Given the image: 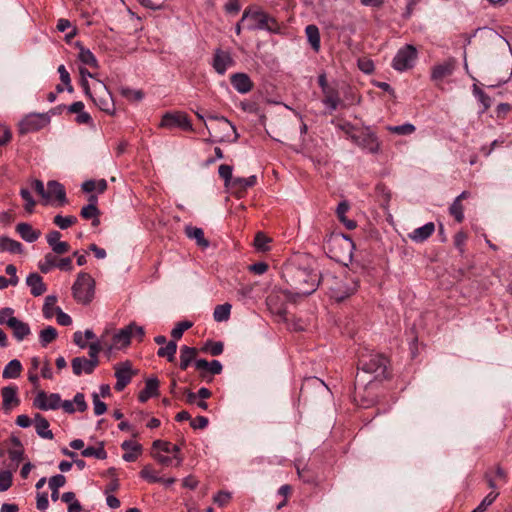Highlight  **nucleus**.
<instances>
[{
	"mask_svg": "<svg viewBox=\"0 0 512 512\" xmlns=\"http://www.w3.org/2000/svg\"><path fill=\"white\" fill-rule=\"evenodd\" d=\"M321 275L317 262L306 255L295 257L282 270V276L290 286L288 293L296 297L314 293L321 282Z\"/></svg>",
	"mask_w": 512,
	"mask_h": 512,
	"instance_id": "obj_1",
	"label": "nucleus"
},
{
	"mask_svg": "<svg viewBox=\"0 0 512 512\" xmlns=\"http://www.w3.org/2000/svg\"><path fill=\"white\" fill-rule=\"evenodd\" d=\"M319 286L337 302L343 301L353 295L358 288V281L347 272L339 274L326 271L321 275Z\"/></svg>",
	"mask_w": 512,
	"mask_h": 512,
	"instance_id": "obj_2",
	"label": "nucleus"
},
{
	"mask_svg": "<svg viewBox=\"0 0 512 512\" xmlns=\"http://www.w3.org/2000/svg\"><path fill=\"white\" fill-rule=\"evenodd\" d=\"M241 22H246L245 27L252 31L265 30L270 33H279L281 30L277 20L257 6L247 7L243 12Z\"/></svg>",
	"mask_w": 512,
	"mask_h": 512,
	"instance_id": "obj_3",
	"label": "nucleus"
},
{
	"mask_svg": "<svg viewBox=\"0 0 512 512\" xmlns=\"http://www.w3.org/2000/svg\"><path fill=\"white\" fill-rule=\"evenodd\" d=\"M388 359L381 354L361 355L358 363V370L362 373L370 374L373 377L368 380H381L387 378Z\"/></svg>",
	"mask_w": 512,
	"mask_h": 512,
	"instance_id": "obj_4",
	"label": "nucleus"
},
{
	"mask_svg": "<svg viewBox=\"0 0 512 512\" xmlns=\"http://www.w3.org/2000/svg\"><path fill=\"white\" fill-rule=\"evenodd\" d=\"M0 325L10 328L17 342H22L31 334L29 324L15 317L14 309L10 307L0 309Z\"/></svg>",
	"mask_w": 512,
	"mask_h": 512,
	"instance_id": "obj_5",
	"label": "nucleus"
},
{
	"mask_svg": "<svg viewBox=\"0 0 512 512\" xmlns=\"http://www.w3.org/2000/svg\"><path fill=\"white\" fill-rule=\"evenodd\" d=\"M72 294L76 302L82 305L89 304L95 294L94 279L88 273L80 272L72 286Z\"/></svg>",
	"mask_w": 512,
	"mask_h": 512,
	"instance_id": "obj_6",
	"label": "nucleus"
},
{
	"mask_svg": "<svg viewBox=\"0 0 512 512\" xmlns=\"http://www.w3.org/2000/svg\"><path fill=\"white\" fill-rule=\"evenodd\" d=\"M417 56V49L413 45L407 44L396 53L392 61V67L399 72L409 70L414 67Z\"/></svg>",
	"mask_w": 512,
	"mask_h": 512,
	"instance_id": "obj_7",
	"label": "nucleus"
},
{
	"mask_svg": "<svg viewBox=\"0 0 512 512\" xmlns=\"http://www.w3.org/2000/svg\"><path fill=\"white\" fill-rule=\"evenodd\" d=\"M350 137L355 144L370 153H377L380 149L377 136L369 128L352 133Z\"/></svg>",
	"mask_w": 512,
	"mask_h": 512,
	"instance_id": "obj_8",
	"label": "nucleus"
},
{
	"mask_svg": "<svg viewBox=\"0 0 512 512\" xmlns=\"http://www.w3.org/2000/svg\"><path fill=\"white\" fill-rule=\"evenodd\" d=\"M50 117L46 113H33L27 115L20 122V132L22 134L38 131L48 125Z\"/></svg>",
	"mask_w": 512,
	"mask_h": 512,
	"instance_id": "obj_9",
	"label": "nucleus"
},
{
	"mask_svg": "<svg viewBox=\"0 0 512 512\" xmlns=\"http://www.w3.org/2000/svg\"><path fill=\"white\" fill-rule=\"evenodd\" d=\"M61 404V396L58 393L47 394L44 391L38 392L36 397L34 398L33 405L34 407L47 411V410H56L60 408Z\"/></svg>",
	"mask_w": 512,
	"mask_h": 512,
	"instance_id": "obj_10",
	"label": "nucleus"
},
{
	"mask_svg": "<svg viewBox=\"0 0 512 512\" xmlns=\"http://www.w3.org/2000/svg\"><path fill=\"white\" fill-rule=\"evenodd\" d=\"M136 374L132 370V365L129 361L119 363L115 366L116 384L115 390L122 391L131 381L132 377Z\"/></svg>",
	"mask_w": 512,
	"mask_h": 512,
	"instance_id": "obj_11",
	"label": "nucleus"
},
{
	"mask_svg": "<svg viewBox=\"0 0 512 512\" xmlns=\"http://www.w3.org/2000/svg\"><path fill=\"white\" fill-rule=\"evenodd\" d=\"M162 127H180L183 130H192V124L185 113H166L161 121Z\"/></svg>",
	"mask_w": 512,
	"mask_h": 512,
	"instance_id": "obj_12",
	"label": "nucleus"
},
{
	"mask_svg": "<svg viewBox=\"0 0 512 512\" xmlns=\"http://www.w3.org/2000/svg\"><path fill=\"white\" fill-rule=\"evenodd\" d=\"M46 193H48V196L45 200L51 201L54 199L57 206H63L68 202L64 186L56 180L48 181Z\"/></svg>",
	"mask_w": 512,
	"mask_h": 512,
	"instance_id": "obj_13",
	"label": "nucleus"
},
{
	"mask_svg": "<svg viewBox=\"0 0 512 512\" xmlns=\"http://www.w3.org/2000/svg\"><path fill=\"white\" fill-rule=\"evenodd\" d=\"M219 123L211 127L214 131L219 130L223 132V135L219 136L220 140H227L235 142L239 138V134L236 131L235 126L226 118H218Z\"/></svg>",
	"mask_w": 512,
	"mask_h": 512,
	"instance_id": "obj_14",
	"label": "nucleus"
},
{
	"mask_svg": "<svg viewBox=\"0 0 512 512\" xmlns=\"http://www.w3.org/2000/svg\"><path fill=\"white\" fill-rule=\"evenodd\" d=\"M97 366L98 362H95V360L87 359L84 356L75 357L71 361L72 371L76 376H80L82 373L88 375L92 374Z\"/></svg>",
	"mask_w": 512,
	"mask_h": 512,
	"instance_id": "obj_15",
	"label": "nucleus"
},
{
	"mask_svg": "<svg viewBox=\"0 0 512 512\" xmlns=\"http://www.w3.org/2000/svg\"><path fill=\"white\" fill-rule=\"evenodd\" d=\"M323 99L322 103L327 109L328 114H332L339 106L342 105V100L339 95V91L335 87H331L322 92Z\"/></svg>",
	"mask_w": 512,
	"mask_h": 512,
	"instance_id": "obj_16",
	"label": "nucleus"
},
{
	"mask_svg": "<svg viewBox=\"0 0 512 512\" xmlns=\"http://www.w3.org/2000/svg\"><path fill=\"white\" fill-rule=\"evenodd\" d=\"M153 448L160 449L165 453L173 454V458L176 461L175 466H181L183 462V457L180 455V447L178 445L163 440H155L153 442Z\"/></svg>",
	"mask_w": 512,
	"mask_h": 512,
	"instance_id": "obj_17",
	"label": "nucleus"
},
{
	"mask_svg": "<svg viewBox=\"0 0 512 512\" xmlns=\"http://www.w3.org/2000/svg\"><path fill=\"white\" fill-rule=\"evenodd\" d=\"M456 60L448 59L447 61L438 64L432 69V79L433 80H442L445 77L452 75L455 70Z\"/></svg>",
	"mask_w": 512,
	"mask_h": 512,
	"instance_id": "obj_18",
	"label": "nucleus"
},
{
	"mask_svg": "<svg viewBox=\"0 0 512 512\" xmlns=\"http://www.w3.org/2000/svg\"><path fill=\"white\" fill-rule=\"evenodd\" d=\"M230 80L234 89L241 94L248 93L253 87L252 81L245 73H235Z\"/></svg>",
	"mask_w": 512,
	"mask_h": 512,
	"instance_id": "obj_19",
	"label": "nucleus"
},
{
	"mask_svg": "<svg viewBox=\"0 0 512 512\" xmlns=\"http://www.w3.org/2000/svg\"><path fill=\"white\" fill-rule=\"evenodd\" d=\"M101 86H102L104 95L98 96V97L93 96L91 99L93 100L95 105H97L99 107L100 110H102L108 114H113L114 113V103H113L112 96H111L110 92L107 91L106 86H104L102 83H101Z\"/></svg>",
	"mask_w": 512,
	"mask_h": 512,
	"instance_id": "obj_20",
	"label": "nucleus"
},
{
	"mask_svg": "<svg viewBox=\"0 0 512 512\" xmlns=\"http://www.w3.org/2000/svg\"><path fill=\"white\" fill-rule=\"evenodd\" d=\"M434 231V223L428 222L422 227L414 229L411 233L408 234V237L416 243H421L426 241L434 233Z\"/></svg>",
	"mask_w": 512,
	"mask_h": 512,
	"instance_id": "obj_21",
	"label": "nucleus"
},
{
	"mask_svg": "<svg viewBox=\"0 0 512 512\" xmlns=\"http://www.w3.org/2000/svg\"><path fill=\"white\" fill-rule=\"evenodd\" d=\"M232 62V58L227 52H223L221 50H217L215 52L213 67L218 74L223 75Z\"/></svg>",
	"mask_w": 512,
	"mask_h": 512,
	"instance_id": "obj_22",
	"label": "nucleus"
},
{
	"mask_svg": "<svg viewBox=\"0 0 512 512\" xmlns=\"http://www.w3.org/2000/svg\"><path fill=\"white\" fill-rule=\"evenodd\" d=\"M26 284L30 287L31 294L35 297L44 294L47 290L43 278L37 273L29 274L26 278Z\"/></svg>",
	"mask_w": 512,
	"mask_h": 512,
	"instance_id": "obj_23",
	"label": "nucleus"
},
{
	"mask_svg": "<svg viewBox=\"0 0 512 512\" xmlns=\"http://www.w3.org/2000/svg\"><path fill=\"white\" fill-rule=\"evenodd\" d=\"M159 381L157 378H148L145 382V388L139 393L138 399L140 402L145 403L151 397H156L159 394Z\"/></svg>",
	"mask_w": 512,
	"mask_h": 512,
	"instance_id": "obj_24",
	"label": "nucleus"
},
{
	"mask_svg": "<svg viewBox=\"0 0 512 512\" xmlns=\"http://www.w3.org/2000/svg\"><path fill=\"white\" fill-rule=\"evenodd\" d=\"M16 231L28 243L35 242L41 235L39 230H35L31 224L26 222L18 223Z\"/></svg>",
	"mask_w": 512,
	"mask_h": 512,
	"instance_id": "obj_25",
	"label": "nucleus"
},
{
	"mask_svg": "<svg viewBox=\"0 0 512 512\" xmlns=\"http://www.w3.org/2000/svg\"><path fill=\"white\" fill-rule=\"evenodd\" d=\"M35 430L39 437L44 439H53V432L49 429V422L41 414H36L34 417Z\"/></svg>",
	"mask_w": 512,
	"mask_h": 512,
	"instance_id": "obj_26",
	"label": "nucleus"
},
{
	"mask_svg": "<svg viewBox=\"0 0 512 512\" xmlns=\"http://www.w3.org/2000/svg\"><path fill=\"white\" fill-rule=\"evenodd\" d=\"M17 387L16 386H7L2 388L1 394L3 399V409L8 411L11 408V404L14 405L19 404V399L17 397Z\"/></svg>",
	"mask_w": 512,
	"mask_h": 512,
	"instance_id": "obj_27",
	"label": "nucleus"
},
{
	"mask_svg": "<svg viewBox=\"0 0 512 512\" xmlns=\"http://www.w3.org/2000/svg\"><path fill=\"white\" fill-rule=\"evenodd\" d=\"M194 364L197 370H206L212 375L220 374L223 369L221 362L218 360H212L211 362H208L205 359H198L195 360Z\"/></svg>",
	"mask_w": 512,
	"mask_h": 512,
	"instance_id": "obj_28",
	"label": "nucleus"
},
{
	"mask_svg": "<svg viewBox=\"0 0 512 512\" xmlns=\"http://www.w3.org/2000/svg\"><path fill=\"white\" fill-rule=\"evenodd\" d=\"M198 350L194 347L182 346L180 349V368L186 370L189 365L194 361Z\"/></svg>",
	"mask_w": 512,
	"mask_h": 512,
	"instance_id": "obj_29",
	"label": "nucleus"
},
{
	"mask_svg": "<svg viewBox=\"0 0 512 512\" xmlns=\"http://www.w3.org/2000/svg\"><path fill=\"white\" fill-rule=\"evenodd\" d=\"M0 251L10 252L14 254H21L23 252V246L20 242L13 240L7 236L0 237Z\"/></svg>",
	"mask_w": 512,
	"mask_h": 512,
	"instance_id": "obj_30",
	"label": "nucleus"
},
{
	"mask_svg": "<svg viewBox=\"0 0 512 512\" xmlns=\"http://www.w3.org/2000/svg\"><path fill=\"white\" fill-rule=\"evenodd\" d=\"M185 234L188 238L196 240L197 244L202 248H207L209 246V241L204 237V231L201 228L186 226Z\"/></svg>",
	"mask_w": 512,
	"mask_h": 512,
	"instance_id": "obj_31",
	"label": "nucleus"
},
{
	"mask_svg": "<svg viewBox=\"0 0 512 512\" xmlns=\"http://www.w3.org/2000/svg\"><path fill=\"white\" fill-rule=\"evenodd\" d=\"M331 241L333 242L334 245L343 248L347 254V258L351 260L352 251L355 248V245L349 236L343 234L335 235L334 237H332Z\"/></svg>",
	"mask_w": 512,
	"mask_h": 512,
	"instance_id": "obj_32",
	"label": "nucleus"
},
{
	"mask_svg": "<svg viewBox=\"0 0 512 512\" xmlns=\"http://www.w3.org/2000/svg\"><path fill=\"white\" fill-rule=\"evenodd\" d=\"M349 204L347 201H342L336 208V214L341 223H343L347 229L352 230L356 227V222L347 218V211L349 210Z\"/></svg>",
	"mask_w": 512,
	"mask_h": 512,
	"instance_id": "obj_33",
	"label": "nucleus"
},
{
	"mask_svg": "<svg viewBox=\"0 0 512 512\" xmlns=\"http://www.w3.org/2000/svg\"><path fill=\"white\" fill-rule=\"evenodd\" d=\"M121 448L123 450H131V451H134V453H124L122 458L124 461L126 462H133L137 459L138 457V454L141 453L142 451V446L136 442H133V441H124L122 444H121Z\"/></svg>",
	"mask_w": 512,
	"mask_h": 512,
	"instance_id": "obj_34",
	"label": "nucleus"
},
{
	"mask_svg": "<svg viewBox=\"0 0 512 512\" xmlns=\"http://www.w3.org/2000/svg\"><path fill=\"white\" fill-rule=\"evenodd\" d=\"M305 33L307 40L315 52L320 50V32L316 25L311 24L306 26Z\"/></svg>",
	"mask_w": 512,
	"mask_h": 512,
	"instance_id": "obj_35",
	"label": "nucleus"
},
{
	"mask_svg": "<svg viewBox=\"0 0 512 512\" xmlns=\"http://www.w3.org/2000/svg\"><path fill=\"white\" fill-rule=\"evenodd\" d=\"M21 370V362L17 359H13L4 367L2 377L4 379H16L20 376Z\"/></svg>",
	"mask_w": 512,
	"mask_h": 512,
	"instance_id": "obj_36",
	"label": "nucleus"
},
{
	"mask_svg": "<svg viewBox=\"0 0 512 512\" xmlns=\"http://www.w3.org/2000/svg\"><path fill=\"white\" fill-rule=\"evenodd\" d=\"M81 455L83 457H95V458L101 459V460H104V459L107 458V452L104 449V443L103 442H101L100 446L97 447V448H95L93 446H88V447L84 448L81 451Z\"/></svg>",
	"mask_w": 512,
	"mask_h": 512,
	"instance_id": "obj_37",
	"label": "nucleus"
},
{
	"mask_svg": "<svg viewBox=\"0 0 512 512\" xmlns=\"http://www.w3.org/2000/svg\"><path fill=\"white\" fill-rule=\"evenodd\" d=\"M58 336V332L56 328L53 326H47L42 329L39 333V341L43 347H46L48 344L53 342Z\"/></svg>",
	"mask_w": 512,
	"mask_h": 512,
	"instance_id": "obj_38",
	"label": "nucleus"
},
{
	"mask_svg": "<svg viewBox=\"0 0 512 512\" xmlns=\"http://www.w3.org/2000/svg\"><path fill=\"white\" fill-rule=\"evenodd\" d=\"M256 180H257V178L255 175H252L247 178L235 177L232 180L231 187L235 188L239 191H245L247 188L254 186L256 184Z\"/></svg>",
	"mask_w": 512,
	"mask_h": 512,
	"instance_id": "obj_39",
	"label": "nucleus"
},
{
	"mask_svg": "<svg viewBox=\"0 0 512 512\" xmlns=\"http://www.w3.org/2000/svg\"><path fill=\"white\" fill-rule=\"evenodd\" d=\"M177 351V344L175 341H169L165 346L161 347L157 351L159 357H166L169 362L175 360V354Z\"/></svg>",
	"mask_w": 512,
	"mask_h": 512,
	"instance_id": "obj_40",
	"label": "nucleus"
},
{
	"mask_svg": "<svg viewBox=\"0 0 512 512\" xmlns=\"http://www.w3.org/2000/svg\"><path fill=\"white\" fill-rule=\"evenodd\" d=\"M57 302V297L55 295H48L45 298V302L42 308L43 316L45 319H51L54 314H56L55 311V303Z\"/></svg>",
	"mask_w": 512,
	"mask_h": 512,
	"instance_id": "obj_41",
	"label": "nucleus"
},
{
	"mask_svg": "<svg viewBox=\"0 0 512 512\" xmlns=\"http://www.w3.org/2000/svg\"><path fill=\"white\" fill-rule=\"evenodd\" d=\"M231 305L228 303L217 305L214 309L213 317L216 322L227 321L230 317Z\"/></svg>",
	"mask_w": 512,
	"mask_h": 512,
	"instance_id": "obj_42",
	"label": "nucleus"
},
{
	"mask_svg": "<svg viewBox=\"0 0 512 512\" xmlns=\"http://www.w3.org/2000/svg\"><path fill=\"white\" fill-rule=\"evenodd\" d=\"M38 268L42 273H48L53 268H56V255L47 253L43 260L38 263Z\"/></svg>",
	"mask_w": 512,
	"mask_h": 512,
	"instance_id": "obj_43",
	"label": "nucleus"
},
{
	"mask_svg": "<svg viewBox=\"0 0 512 512\" xmlns=\"http://www.w3.org/2000/svg\"><path fill=\"white\" fill-rule=\"evenodd\" d=\"M53 223L56 226H58L60 229L65 230V229H68L70 226L76 224L77 218L72 215H69V216L56 215L53 218Z\"/></svg>",
	"mask_w": 512,
	"mask_h": 512,
	"instance_id": "obj_44",
	"label": "nucleus"
},
{
	"mask_svg": "<svg viewBox=\"0 0 512 512\" xmlns=\"http://www.w3.org/2000/svg\"><path fill=\"white\" fill-rule=\"evenodd\" d=\"M473 94L483 106L481 112H485L491 106V98L477 84L473 85Z\"/></svg>",
	"mask_w": 512,
	"mask_h": 512,
	"instance_id": "obj_45",
	"label": "nucleus"
},
{
	"mask_svg": "<svg viewBox=\"0 0 512 512\" xmlns=\"http://www.w3.org/2000/svg\"><path fill=\"white\" fill-rule=\"evenodd\" d=\"M131 337V329L126 326L114 335L113 340L115 344L127 346L130 344Z\"/></svg>",
	"mask_w": 512,
	"mask_h": 512,
	"instance_id": "obj_46",
	"label": "nucleus"
},
{
	"mask_svg": "<svg viewBox=\"0 0 512 512\" xmlns=\"http://www.w3.org/2000/svg\"><path fill=\"white\" fill-rule=\"evenodd\" d=\"M120 93L124 98L133 102H139L144 98L142 90H134L128 87H122Z\"/></svg>",
	"mask_w": 512,
	"mask_h": 512,
	"instance_id": "obj_47",
	"label": "nucleus"
},
{
	"mask_svg": "<svg viewBox=\"0 0 512 512\" xmlns=\"http://www.w3.org/2000/svg\"><path fill=\"white\" fill-rule=\"evenodd\" d=\"M271 239L267 237L263 232H258L254 239V246L258 251L266 252L270 249L269 243Z\"/></svg>",
	"mask_w": 512,
	"mask_h": 512,
	"instance_id": "obj_48",
	"label": "nucleus"
},
{
	"mask_svg": "<svg viewBox=\"0 0 512 512\" xmlns=\"http://www.w3.org/2000/svg\"><path fill=\"white\" fill-rule=\"evenodd\" d=\"M387 130L398 135H410L415 131V126L410 123H405L397 126H387Z\"/></svg>",
	"mask_w": 512,
	"mask_h": 512,
	"instance_id": "obj_49",
	"label": "nucleus"
},
{
	"mask_svg": "<svg viewBox=\"0 0 512 512\" xmlns=\"http://www.w3.org/2000/svg\"><path fill=\"white\" fill-rule=\"evenodd\" d=\"M79 60L82 63H84L86 65H89L91 67H97L98 66L96 57L94 56V54L89 49L81 48V50L79 52Z\"/></svg>",
	"mask_w": 512,
	"mask_h": 512,
	"instance_id": "obj_50",
	"label": "nucleus"
},
{
	"mask_svg": "<svg viewBox=\"0 0 512 512\" xmlns=\"http://www.w3.org/2000/svg\"><path fill=\"white\" fill-rule=\"evenodd\" d=\"M192 322L190 321H181L176 324V326L171 331V336L175 340H178L182 337L183 333L192 327Z\"/></svg>",
	"mask_w": 512,
	"mask_h": 512,
	"instance_id": "obj_51",
	"label": "nucleus"
},
{
	"mask_svg": "<svg viewBox=\"0 0 512 512\" xmlns=\"http://www.w3.org/2000/svg\"><path fill=\"white\" fill-rule=\"evenodd\" d=\"M232 166L227 164H222L218 168L219 176L225 181V185H232V180L234 179L232 177Z\"/></svg>",
	"mask_w": 512,
	"mask_h": 512,
	"instance_id": "obj_52",
	"label": "nucleus"
},
{
	"mask_svg": "<svg viewBox=\"0 0 512 512\" xmlns=\"http://www.w3.org/2000/svg\"><path fill=\"white\" fill-rule=\"evenodd\" d=\"M450 214L455 218L458 223L464 219L463 206L458 200H454L449 208Z\"/></svg>",
	"mask_w": 512,
	"mask_h": 512,
	"instance_id": "obj_53",
	"label": "nucleus"
},
{
	"mask_svg": "<svg viewBox=\"0 0 512 512\" xmlns=\"http://www.w3.org/2000/svg\"><path fill=\"white\" fill-rule=\"evenodd\" d=\"M203 350L208 351L213 356H218L223 353L224 345L220 341H208Z\"/></svg>",
	"mask_w": 512,
	"mask_h": 512,
	"instance_id": "obj_54",
	"label": "nucleus"
},
{
	"mask_svg": "<svg viewBox=\"0 0 512 512\" xmlns=\"http://www.w3.org/2000/svg\"><path fill=\"white\" fill-rule=\"evenodd\" d=\"M20 195L21 197L23 198V200L25 201V210L28 212V213H31L33 212L34 210V206L36 204L35 200L33 199L30 191L26 188H22L20 190Z\"/></svg>",
	"mask_w": 512,
	"mask_h": 512,
	"instance_id": "obj_55",
	"label": "nucleus"
},
{
	"mask_svg": "<svg viewBox=\"0 0 512 512\" xmlns=\"http://www.w3.org/2000/svg\"><path fill=\"white\" fill-rule=\"evenodd\" d=\"M12 485V473L8 470L0 471V492L7 491Z\"/></svg>",
	"mask_w": 512,
	"mask_h": 512,
	"instance_id": "obj_56",
	"label": "nucleus"
},
{
	"mask_svg": "<svg viewBox=\"0 0 512 512\" xmlns=\"http://www.w3.org/2000/svg\"><path fill=\"white\" fill-rule=\"evenodd\" d=\"M100 211L97 208V205H94V203H89L88 205L82 207L80 215L84 219H91L95 216H99Z\"/></svg>",
	"mask_w": 512,
	"mask_h": 512,
	"instance_id": "obj_57",
	"label": "nucleus"
},
{
	"mask_svg": "<svg viewBox=\"0 0 512 512\" xmlns=\"http://www.w3.org/2000/svg\"><path fill=\"white\" fill-rule=\"evenodd\" d=\"M87 346L89 348V351H88L89 359L95 360V362L99 363L98 354L103 349V345L101 344V342L99 340H97V341L90 343Z\"/></svg>",
	"mask_w": 512,
	"mask_h": 512,
	"instance_id": "obj_58",
	"label": "nucleus"
},
{
	"mask_svg": "<svg viewBox=\"0 0 512 512\" xmlns=\"http://www.w3.org/2000/svg\"><path fill=\"white\" fill-rule=\"evenodd\" d=\"M92 400L94 405V413L96 416H100L104 414L107 410V405L100 400L99 395L97 393L92 394Z\"/></svg>",
	"mask_w": 512,
	"mask_h": 512,
	"instance_id": "obj_59",
	"label": "nucleus"
},
{
	"mask_svg": "<svg viewBox=\"0 0 512 512\" xmlns=\"http://www.w3.org/2000/svg\"><path fill=\"white\" fill-rule=\"evenodd\" d=\"M66 483V478L62 474H57L49 479L48 485L51 490H59Z\"/></svg>",
	"mask_w": 512,
	"mask_h": 512,
	"instance_id": "obj_60",
	"label": "nucleus"
},
{
	"mask_svg": "<svg viewBox=\"0 0 512 512\" xmlns=\"http://www.w3.org/2000/svg\"><path fill=\"white\" fill-rule=\"evenodd\" d=\"M58 73L60 74V79H61L62 83L66 86L67 91L72 92L73 87L71 85L70 75L64 65H60L58 67Z\"/></svg>",
	"mask_w": 512,
	"mask_h": 512,
	"instance_id": "obj_61",
	"label": "nucleus"
},
{
	"mask_svg": "<svg viewBox=\"0 0 512 512\" xmlns=\"http://www.w3.org/2000/svg\"><path fill=\"white\" fill-rule=\"evenodd\" d=\"M55 311L56 320L59 325L69 326L72 324V318L67 313L63 312L60 307H56Z\"/></svg>",
	"mask_w": 512,
	"mask_h": 512,
	"instance_id": "obj_62",
	"label": "nucleus"
},
{
	"mask_svg": "<svg viewBox=\"0 0 512 512\" xmlns=\"http://www.w3.org/2000/svg\"><path fill=\"white\" fill-rule=\"evenodd\" d=\"M140 476L152 483H158L162 481V478L156 476L150 466H145L141 470Z\"/></svg>",
	"mask_w": 512,
	"mask_h": 512,
	"instance_id": "obj_63",
	"label": "nucleus"
},
{
	"mask_svg": "<svg viewBox=\"0 0 512 512\" xmlns=\"http://www.w3.org/2000/svg\"><path fill=\"white\" fill-rule=\"evenodd\" d=\"M56 268H59L62 271H72L73 270L72 258L71 257L58 258L56 256Z\"/></svg>",
	"mask_w": 512,
	"mask_h": 512,
	"instance_id": "obj_64",
	"label": "nucleus"
}]
</instances>
